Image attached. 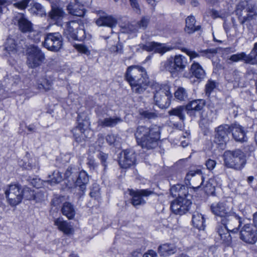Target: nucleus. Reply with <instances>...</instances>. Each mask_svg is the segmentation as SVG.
<instances>
[{"label":"nucleus","mask_w":257,"mask_h":257,"mask_svg":"<svg viewBox=\"0 0 257 257\" xmlns=\"http://www.w3.org/2000/svg\"><path fill=\"white\" fill-rule=\"evenodd\" d=\"M126 81L130 84L134 92L143 93L152 82L149 78L145 69L139 66H131L127 68L125 74Z\"/></svg>","instance_id":"1"},{"label":"nucleus","mask_w":257,"mask_h":257,"mask_svg":"<svg viewBox=\"0 0 257 257\" xmlns=\"http://www.w3.org/2000/svg\"><path fill=\"white\" fill-rule=\"evenodd\" d=\"M160 135V128L156 125L150 127L140 125L135 133L138 144L147 150L153 149L157 146Z\"/></svg>","instance_id":"2"},{"label":"nucleus","mask_w":257,"mask_h":257,"mask_svg":"<svg viewBox=\"0 0 257 257\" xmlns=\"http://www.w3.org/2000/svg\"><path fill=\"white\" fill-rule=\"evenodd\" d=\"M150 87L154 90V99L155 104L162 109L169 107L172 97L169 86H162L156 82L152 81Z\"/></svg>","instance_id":"3"},{"label":"nucleus","mask_w":257,"mask_h":257,"mask_svg":"<svg viewBox=\"0 0 257 257\" xmlns=\"http://www.w3.org/2000/svg\"><path fill=\"white\" fill-rule=\"evenodd\" d=\"M223 157L224 165L229 168L240 170L246 164L245 155L239 149L226 151Z\"/></svg>","instance_id":"4"},{"label":"nucleus","mask_w":257,"mask_h":257,"mask_svg":"<svg viewBox=\"0 0 257 257\" xmlns=\"http://www.w3.org/2000/svg\"><path fill=\"white\" fill-rule=\"evenodd\" d=\"M234 13L239 24L244 25L246 21L257 17V7L254 5L248 4L246 1H241L236 5Z\"/></svg>","instance_id":"5"},{"label":"nucleus","mask_w":257,"mask_h":257,"mask_svg":"<svg viewBox=\"0 0 257 257\" xmlns=\"http://www.w3.org/2000/svg\"><path fill=\"white\" fill-rule=\"evenodd\" d=\"M188 64L187 59L182 55L175 56L174 58L169 59L161 63V69L168 71L172 74L182 72Z\"/></svg>","instance_id":"6"},{"label":"nucleus","mask_w":257,"mask_h":257,"mask_svg":"<svg viewBox=\"0 0 257 257\" xmlns=\"http://www.w3.org/2000/svg\"><path fill=\"white\" fill-rule=\"evenodd\" d=\"M26 63L30 68L40 66L45 60V55L38 46L31 45L26 50Z\"/></svg>","instance_id":"7"},{"label":"nucleus","mask_w":257,"mask_h":257,"mask_svg":"<svg viewBox=\"0 0 257 257\" xmlns=\"http://www.w3.org/2000/svg\"><path fill=\"white\" fill-rule=\"evenodd\" d=\"M7 203L12 207L19 204L23 199L22 187L19 184H11L5 189Z\"/></svg>","instance_id":"8"},{"label":"nucleus","mask_w":257,"mask_h":257,"mask_svg":"<svg viewBox=\"0 0 257 257\" xmlns=\"http://www.w3.org/2000/svg\"><path fill=\"white\" fill-rule=\"evenodd\" d=\"M43 45L49 51L57 52L63 46L62 37L59 33H48L45 37Z\"/></svg>","instance_id":"9"},{"label":"nucleus","mask_w":257,"mask_h":257,"mask_svg":"<svg viewBox=\"0 0 257 257\" xmlns=\"http://www.w3.org/2000/svg\"><path fill=\"white\" fill-rule=\"evenodd\" d=\"M229 60L233 62L242 61L245 64L250 65L257 64V42L254 44L253 47L248 54L241 52L231 55Z\"/></svg>","instance_id":"10"},{"label":"nucleus","mask_w":257,"mask_h":257,"mask_svg":"<svg viewBox=\"0 0 257 257\" xmlns=\"http://www.w3.org/2000/svg\"><path fill=\"white\" fill-rule=\"evenodd\" d=\"M221 222L224 225V227L232 233L238 232L242 224V218L231 211L228 216L221 219Z\"/></svg>","instance_id":"11"},{"label":"nucleus","mask_w":257,"mask_h":257,"mask_svg":"<svg viewBox=\"0 0 257 257\" xmlns=\"http://www.w3.org/2000/svg\"><path fill=\"white\" fill-rule=\"evenodd\" d=\"M230 130V126L226 124L220 125L215 129L214 142L222 149L229 139L228 135Z\"/></svg>","instance_id":"12"},{"label":"nucleus","mask_w":257,"mask_h":257,"mask_svg":"<svg viewBox=\"0 0 257 257\" xmlns=\"http://www.w3.org/2000/svg\"><path fill=\"white\" fill-rule=\"evenodd\" d=\"M223 28L228 38L231 39L241 36L244 32V25L237 24L234 18L230 21H224Z\"/></svg>","instance_id":"13"},{"label":"nucleus","mask_w":257,"mask_h":257,"mask_svg":"<svg viewBox=\"0 0 257 257\" xmlns=\"http://www.w3.org/2000/svg\"><path fill=\"white\" fill-rule=\"evenodd\" d=\"M240 239L246 243L254 244L257 241V229L251 224H246L239 231Z\"/></svg>","instance_id":"14"},{"label":"nucleus","mask_w":257,"mask_h":257,"mask_svg":"<svg viewBox=\"0 0 257 257\" xmlns=\"http://www.w3.org/2000/svg\"><path fill=\"white\" fill-rule=\"evenodd\" d=\"M191 204L190 199L187 198V197L182 196L172 202L171 209L175 214L181 215L189 210Z\"/></svg>","instance_id":"15"},{"label":"nucleus","mask_w":257,"mask_h":257,"mask_svg":"<svg viewBox=\"0 0 257 257\" xmlns=\"http://www.w3.org/2000/svg\"><path fill=\"white\" fill-rule=\"evenodd\" d=\"M79 121L78 125L72 130L74 137L76 142L78 143L82 142L87 137L86 133L89 131L87 128L90 125V122L86 119L83 120L80 122Z\"/></svg>","instance_id":"16"},{"label":"nucleus","mask_w":257,"mask_h":257,"mask_svg":"<svg viewBox=\"0 0 257 257\" xmlns=\"http://www.w3.org/2000/svg\"><path fill=\"white\" fill-rule=\"evenodd\" d=\"M13 21L14 24L18 26L19 30L23 33H28L33 30V24L23 13L16 14Z\"/></svg>","instance_id":"17"},{"label":"nucleus","mask_w":257,"mask_h":257,"mask_svg":"<svg viewBox=\"0 0 257 257\" xmlns=\"http://www.w3.org/2000/svg\"><path fill=\"white\" fill-rule=\"evenodd\" d=\"M185 179L186 181H188V185L194 189L199 188L203 181L201 171L199 169L190 171L187 174Z\"/></svg>","instance_id":"18"},{"label":"nucleus","mask_w":257,"mask_h":257,"mask_svg":"<svg viewBox=\"0 0 257 257\" xmlns=\"http://www.w3.org/2000/svg\"><path fill=\"white\" fill-rule=\"evenodd\" d=\"M53 73L51 71L45 72L37 80L36 86L40 90L48 91L52 86L54 81Z\"/></svg>","instance_id":"19"},{"label":"nucleus","mask_w":257,"mask_h":257,"mask_svg":"<svg viewBox=\"0 0 257 257\" xmlns=\"http://www.w3.org/2000/svg\"><path fill=\"white\" fill-rule=\"evenodd\" d=\"M139 47L143 50L148 52L154 51L156 53L163 54L172 49L171 47L167 46L164 44L158 43L155 42H149L146 44H141Z\"/></svg>","instance_id":"20"},{"label":"nucleus","mask_w":257,"mask_h":257,"mask_svg":"<svg viewBox=\"0 0 257 257\" xmlns=\"http://www.w3.org/2000/svg\"><path fill=\"white\" fill-rule=\"evenodd\" d=\"M153 191L149 189H140L137 190H130V194L132 196V203L134 206L145 204L146 201L144 197H148L153 194Z\"/></svg>","instance_id":"21"},{"label":"nucleus","mask_w":257,"mask_h":257,"mask_svg":"<svg viewBox=\"0 0 257 257\" xmlns=\"http://www.w3.org/2000/svg\"><path fill=\"white\" fill-rule=\"evenodd\" d=\"M211 212L215 216H219L221 219L228 216L231 211V209L227 205L226 202L219 201L212 203L210 206Z\"/></svg>","instance_id":"22"},{"label":"nucleus","mask_w":257,"mask_h":257,"mask_svg":"<svg viewBox=\"0 0 257 257\" xmlns=\"http://www.w3.org/2000/svg\"><path fill=\"white\" fill-rule=\"evenodd\" d=\"M136 161V154L133 151L125 150L121 153L119 164L121 168H129L134 165Z\"/></svg>","instance_id":"23"},{"label":"nucleus","mask_w":257,"mask_h":257,"mask_svg":"<svg viewBox=\"0 0 257 257\" xmlns=\"http://www.w3.org/2000/svg\"><path fill=\"white\" fill-rule=\"evenodd\" d=\"M205 105L204 99L193 100L185 105V110L189 115L194 117L196 116V112L201 110Z\"/></svg>","instance_id":"24"},{"label":"nucleus","mask_w":257,"mask_h":257,"mask_svg":"<svg viewBox=\"0 0 257 257\" xmlns=\"http://www.w3.org/2000/svg\"><path fill=\"white\" fill-rule=\"evenodd\" d=\"M117 23L116 18L112 15H108L104 12L102 13L99 18L96 21V24L98 26H106L111 28L115 27Z\"/></svg>","instance_id":"25"},{"label":"nucleus","mask_w":257,"mask_h":257,"mask_svg":"<svg viewBox=\"0 0 257 257\" xmlns=\"http://www.w3.org/2000/svg\"><path fill=\"white\" fill-rule=\"evenodd\" d=\"M230 127V132H232V137L235 141L244 142L247 141V138L243 127L238 124H233Z\"/></svg>","instance_id":"26"},{"label":"nucleus","mask_w":257,"mask_h":257,"mask_svg":"<svg viewBox=\"0 0 257 257\" xmlns=\"http://www.w3.org/2000/svg\"><path fill=\"white\" fill-rule=\"evenodd\" d=\"M182 51L186 53V54L190 57V59L191 60L194 58L199 57L200 56H206L208 58H210L213 54H215L217 52V50L216 49H208L202 50L200 51L199 53L185 48H182Z\"/></svg>","instance_id":"27"},{"label":"nucleus","mask_w":257,"mask_h":257,"mask_svg":"<svg viewBox=\"0 0 257 257\" xmlns=\"http://www.w3.org/2000/svg\"><path fill=\"white\" fill-rule=\"evenodd\" d=\"M64 16V12L61 8L52 6V9L49 13V18L55 24L62 26V20Z\"/></svg>","instance_id":"28"},{"label":"nucleus","mask_w":257,"mask_h":257,"mask_svg":"<svg viewBox=\"0 0 257 257\" xmlns=\"http://www.w3.org/2000/svg\"><path fill=\"white\" fill-rule=\"evenodd\" d=\"M80 27V25L76 21L67 22L64 28V34L69 39L76 38L75 31Z\"/></svg>","instance_id":"29"},{"label":"nucleus","mask_w":257,"mask_h":257,"mask_svg":"<svg viewBox=\"0 0 257 257\" xmlns=\"http://www.w3.org/2000/svg\"><path fill=\"white\" fill-rule=\"evenodd\" d=\"M196 20L195 17L193 16H188L185 21V31L188 34H192L196 31H199L201 29V26L195 25Z\"/></svg>","instance_id":"30"},{"label":"nucleus","mask_w":257,"mask_h":257,"mask_svg":"<svg viewBox=\"0 0 257 257\" xmlns=\"http://www.w3.org/2000/svg\"><path fill=\"white\" fill-rule=\"evenodd\" d=\"M177 251V247L173 243H164L158 247V252L161 256H167Z\"/></svg>","instance_id":"31"},{"label":"nucleus","mask_w":257,"mask_h":257,"mask_svg":"<svg viewBox=\"0 0 257 257\" xmlns=\"http://www.w3.org/2000/svg\"><path fill=\"white\" fill-rule=\"evenodd\" d=\"M190 71L193 76L198 79H203L205 77V70L198 62H194L192 64Z\"/></svg>","instance_id":"32"},{"label":"nucleus","mask_w":257,"mask_h":257,"mask_svg":"<svg viewBox=\"0 0 257 257\" xmlns=\"http://www.w3.org/2000/svg\"><path fill=\"white\" fill-rule=\"evenodd\" d=\"M89 182V177L84 171L79 172L78 177L76 181V186L79 187V189L82 192V194L86 190V185Z\"/></svg>","instance_id":"33"},{"label":"nucleus","mask_w":257,"mask_h":257,"mask_svg":"<svg viewBox=\"0 0 257 257\" xmlns=\"http://www.w3.org/2000/svg\"><path fill=\"white\" fill-rule=\"evenodd\" d=\"M122 121L120 117H107L103 119H99L98 125L102 127H113Z\"/></svg>","instance_id":"34"},{"label":"nucleus","mask_w":257,"mask_h":257,"mask_svg":"<svg viewBox=\"0 0 257 257\" xmlns=\"http://www.w3.org/2000/svg\"><path fill=\"white\" fill-rule=\"evenodd\" d=\"M192 222L193 226L199 230H204L205 227L204 216L197 212L194 213L193 214Z\"/></svg>","instance_id":"35"},{"label":"nucleus","mask_w":257,"mask_h":257,"mask_svg":"<svg viewBox=\"0 0 257 257\" xmlns=\"http://www.w3.org/2000/svg\"><path fill=\"white\" fill-rule=\"evenodd\" d=\"M170 193L173 197L177 198L182 196L187 197L188 191L185 186L177 184L173 186L170 188Z\"/></svg>","instance_id":"36"},{"label":"nucleus","mask_w":257,"mask_h":257,"mask_svg":"<svg viewBox=\"0 0 257 257\" xmlns=\"http://www.w3.org/2000/svg\"><path fill=\"white\" fill-rule=\"evenodd\" d=\"M76 2L77 3L74 5L69 4L67 7V9L69 13L73 16L80 17H83L85 13L83 6L78 5L79 3H82L80 1L78 3L77 1Z\"/></svg>","instance_id":"37"},{"label":"nucleus","mask_w":257,"mask_h":257,"mask_svg":"<svg viewBox=\"0 0 257 257\" xmlns=\"http://www.w3.org/2000/svg\"><path fill=\"white\" fill-rule=\"evenodd\" d=\"M54 224L58 226V229L65 234H69L72 233L73 229L71 226L66 221L62 218H59L55 220Z\"/></svg>","instance_id":"38"},{"label":"nucleus","mask_w":257,"mask_h":257,"mask_svg":"<svg viewBox=\"0 0 257 257\" xmlns=\"http://www.w3.org/2000/svg\"><path fill=\"white\" fill-rule=\"evenodd\" d=\"M217 232L220 237V239L222 241V243L227 245L231 244L232 241V237L230 233L231 232L229 230L227 229L224 227H219L218 228Z\"/></svg>","instance_id":"39"},{"label":"nucleus","mask_w":257,"mask_h":257,"mask_svg":"<svg viewBox=\"0 0 257 257\" xmlns=\"http://www.w3.org/2000/svg\"><path fill=\"white\" fill-rule=\"evenodd\" d=\"M185 106H179L169 110L168 114L170 116H176L182 122H184L185 119Z\"/></svg>","instance_id":"40"},{"label":"nucleus","mask_w":257,"mask_h":257,"mask_svg":"<svg viewBox=\"0 0 257 257\" xmlns=\"http://www.w3.org/2000/svg\"><path fill=\"white\" fill-rule=\"evenodd\" d=\"M61 211L62 214L69 219L73 218L75 214V211L73 205L69 202H65L63 204Z\"/></svg>","instance_id":"41"},{"label":"nucleus","mask_w":257,"mask_h":257,"mask_svg":"<svg viewBox=\"0 0 257 257\" xmlns=\"http://www.w3.org/2000/svg\"><path fill=\"white\" fill-rule=\"evenodd\" d=\"M256 18L257 17H254L253 19L249 20L245 23L248 32L253 35L254 36H257V24L256 23Z\"/></svg>","instance_id":"42"},{"label":"nucleus","mask_w":257,"mask_h":257,"mask_svg":"<svg viewBox=\"0 0 257 257\" xmlns=\"http://www.w3.org/2000/svg\"><path fill=\"white\" fill-rule=\"evenodd\" d=\"M139 113L141 117L143 118L154 119L158 117V113L153 110L140 109Z\"/></svg>","instance_id":"43"},{"label":"nucleus","mask_w":257,"mask_h":257,"mask_svg":"<svg viewBox=\"0 0 257 257\" xmlns=\"http://www.w3.org/2000/svg\"><path fill=\"white\" fill-rule=\"evenodd\" d=\"M49 180L48 181L51 183L57 184L63 180L62 174L59 170L54 171L51 174L49 175Z\"/></svg>","instance_id":"44"},{"label":"nucleus","mask_w":257,"mask_h":257,"mask_svg":"<svg viewBox=\"0 0 257 257\" xmlns=\"http://www.w3.org/2000/svg\"><path fill=\"white\" fill-rule=\"evenodd\" d=\"M29 11L32 14L34 15L41 16H42L45 13L43 7L40 4L37 3L33 4Z\"/></svg>","instance_id":"45"},{"label":"nucleus","mask_w":257,"mask_h":257,"mask_svg":"<svg viewBox=\"0 0 257 257\" xmlns=\"http://www.w3.org/2000/svg\"><path fill=\"white\" fill-rule=\"evenodd\" d=\"M19 46L15 40L9 38L6 43V49L9 52H13L17 50Z\"/></svg>","instance_id":"46"},{"label":"nucleus","mask_w":257,"mask_h":257,"mask_svg":"<svg viewBox=\"0 0 257 257\" xmlns=\"http://www.w3.org/2000/svg\"><path fill=\"white\" fill-rule=\"evenodd\" d=\"M78 173V169L76 167L70 166L66 170L65 173V177L66 178H70L72 179L75 178Z\"/></svg>","instance_id":"47"},{"label":"nucleus","mask_w":257,"mask_h":257,"mask_svg":"<svg viewBox=\"0 0 257 257\" xmlns=\"http://www.w3.org/2000/svg\"><path fill=\"white\" fill-rule=\"evenodd\" d=\"M150 19L148 17H143L137 23V27L138 28L145 30L148 27L150 23Z\"/></svg>","instance_id":"48"},{"label":"nucleus","mask_w":257,"mask_h":257,"mask_svg":"<svg viewBox=\"0 0 257 257\" xmlns=\"http://www.w3.org/2000/svg\"><path fill=\"white\" fill-rule=\"evenodd\" d=\"M175 97L180 100H184L187 97V92L183 87H179L175 92Z\"/></svg>","instance_id":"49"},{"label":"nucleus","mask_w":257,"mask_h":257,"mask_svg":"<svg viewBox=\"0 0 257 257\" xmlns=\"http://www.w3.org/2000/svg\"><path fill=\"white\" fill-rule=\"evenodd\" d=\"M23 197H25L28 200H31L35 198V194L33 191L31 190L28 187H24L22 188Z\"/></svg>","instance_id":"50"},{"label":"nucleus","mask_w":257,"mask_h":257,"mask_svg":"<svg viewBox=\"0 0 257 257\" xmlns=\"http://www.w3.org/2000/svg\"><path fill=\"white\" fill-rule=\"evenodd\" d=\"M29 37L35 43H39L41 40V33L38 31H35L33 29L28 32Z\"/></svg>","instance_id":"51"},{"label":"nucleus","mask_w":257,"mask_h":257,"mask_svg":"<svg viewBox=\"0 0 257 257\" xmlns=\"http://www.w3.org/2000/svg\"><path fill=\"white\" fill-rule=\"evenodd\" d=\"M100 188L97 184H94L92 185L91 191L90 192V196L95 199H98L100 198Z\"/></svg>","instance_id":"52"},{"label":"nucleus","mask_w":257,"mask_h":257,"mask_svg":"<svg viewBox=\"0 0 257 257\" xmlns=\"http://www.w3.org/2000/svg\"><path fill=\"white\" fill-rule=\"evenodd\" d=\"M75 49L80 53L86 55L87 56L90 54V51L88 47L82 44H76L75 45Z\"/></svg>","instance_id":"53"},{"label":"nucleus","mask_w":257,"mask_h":257,"mask_svg":"<svg viewBox=\"0 0 257 257\" xmlns=\"http://www.w3.org/2000/svg\"><path fill=\"white\" fill-rule=\"evenodd\" d=\"M31 0H22L19 2L14 3V6L20 10H25L28 6Z\"/></svg>","instance_id":"54"},{"label":"nucleus","mask_w":257,"mask_h":257,"mask_svg":"<svg viewBox=\"0 0 257 257\" xmlns=\"http://www.w3.org/2000/svg\"><path fill=\"white\" fill-rule=\"evenodd\" d=\"M215 87V83L212 80H209L205 86L206 94L209 96L211 92Z\"/></svg>","instance_id":"55"},{"label":"nucleus","mask_w":257,"mask_h":257,"mask_svg":"<svg viewBox=\"0 0 257 257\" xmlns=\"http://www.w3.org/2000/svg\"><path fill=\"white\" fill-rule=\"evenodd\" d=\"M232 75L233 77L229 79V80L231 82H234L238 85L241 78L240 72L237 70H235L232 72Z\"/></svg>","instance_id":"56"},{"label":"nucleus","mask_w":257,"mask_h":257,"mask_svg":"<svg viewBox=\"0 0 257 257\" xmlns=\"http://www.w3.org/2000/svg\"><path fill=\"white\" fill-rule=\"evenodd\" d=\"M98 158L101 160V164L104 167V169L107 166L106 160L108 158V155L103 152H99L97 155Z\"/></svg>","instance_id":"57"},{"label":"nucleus","mask_w":257,"mask_h":257,"mask_svg":"<svg viewBox=\"0 0 257 257\" xmlns=\"http://www.w3.org/2000/svg\"><path fill=\"white\" fill-rule=\"evenodd\" d=\"M75 34L77 36L76 38H72L73 40H81L85 37V31L82 28H78L75 31Z\"/></svg>","instance_id":"58"},{"label":"nucleus","mask_w":257,"mask_h":257,"mask_svg":"<svg viewBox=\"0 0 257 257\" xmlns=\"http://www.w3.org/2000/svg\"><path fill=\"white\" fill-rule=\"evenodd\" d=\"M110 50L111 52L117 54H121L123 52L122 46L120 44H117L116 45L111 46Z\"/></svg>","instance_id":"59"},{"label":"nucleus","mask_w":257,"mask_h":257,"mask_svg":"<svg viewBox=\"0 0 257 257\" xmlns=\"http://www.w3.org/2000/svg\"><path fill=\"white\" fill-rule=\"evenodd\" d=\"M216 164V161L210 159H208L205 163L206 166L209 170H213L215 168Z\"/></svg>","instance_id":"60"},{"label":"nucleus","mask_w":257,"mask_h":257,"mask_svg":"<svg viewBox=\"0 0 257 257\" xmlns=\"http://www.w3.org/2000/svg\"><path fill=\"white\" fill-rule=\"evenodd\" d=\"M28 169H39V166H38V162L36 160H34V161L33 162L32 160H31L28 162Z\"/></svg>","instance_id":"61"},{"label":"nucleus","mask_w":257,"mask_h":257,"mask_svg":"<svg viewBox=\"0 0 257 257\" xmlns=\"http://www.w3.org/2000/svg\"><path fill=\"white\" fill-rule=\"evenodd\" d=\"M130 2L131 6L132 8L137 13L140 12V6L138 3V0H129Z\"/></svg>","instance_id":"62"},{"label":"nucleus","mask_w":257,"mask_h":257,"mask_svg":"<svg viewBox=\"0 0 257 257\" xmlns=\"http://www.w3.org/2000/svg\"><path fill=\"white\" fill-rule=\"evenodd\" d=\"M210 16L213 19H216L217 18H223L222 14H221L218 11L214 9L211 10L210 12Z\"/></svg>","instance_id":"63"},{"label":"nucleus","mask_w":257,"mask_h":257,"mask_svg":"<svg viewBox=\"0 0 257 257\" xmlns=\"http://www.w3.org/2000/svg\"><path fill=\"white\" fill-rule=\"evenodd\" d=\"M106 140L110 145L114 144L115 141V137L112 135H107L106 136Z\"/></svg>","instance_id":"64"}]
</instances>
